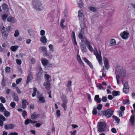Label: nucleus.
Wrapping results in <instances>:
<instances>
[{"label":"nucleus","instance_id":"1","mask_svg":"<svg viewBox=\"0 0 135 135\" xmlns=\"http://www.w3.org/2000/svg\"><path fill=\"white\" fill-rule=\"evenodd\" d=\"M85 44L86 45L88 49L90 52H92L94 51V54L96 56L97 59L98 60L99 64L101 65V55L100 50H99L98 52L97 49L95 48L94 50L93 51V48L90 45L88 41H86L85 42Z\"/></svg>","mask_w":135,"mask_h":135},{"label":"nucleus","instance_id":"2","mask_svg":"<svg viewBox=\"0 0 135 135\" xmlns=\"http://www.w3.org/2000/svg\"><path fill=\"white\" fill-rule=\"evenodd\" d=\"M117 70L118 73V75L116 76L117 82L118 84L119 83V79L124 77L126 75V71L122 67H118L117 68Z\"/></svg>","mask_w":135,"mask_h":135},{"label":"nucleus","instance_id":"3","mask_svg":"<svg viewBox=\"0 0 135 135\" xmlns=\"http://www.w3.org/2000/svg\"><path fill=\"white\" fill-rule=\"evenodd\" d=\"M32 4L35 10L41 11L44 9V6L40 0H32Z\"/></svg>","mask_w":135,"mask_h":135},{"label":"nucleus","instance_id":"4","mask_svg":"<svg viewBox=\"0 0 135 135\" xmlns=\"http://www.w3.org/2000/svg\"><path fill=\"white\" fill-rule=\"evenodd\" d=\"M103 61L104 66L102 69V72H103V76L104 77L106 75V72L109 68V65L107 59L104 56L103 57Z\"/></svg>","mask_w":135,"mask_h":135},{"label":"nucleus","instance_id":"5","mask_svg":"<svg viewBox=\"0 0 135 135\" xmlns=\"http://www.w3.org/2000/svg\"><path fill=\"white\" fill-rule=\"evenodd\" d=\"M114 110L110 108H109L102 112L103 115L107 118L111 117L113 115Z\"/></svg>","mask_w":135,"mask_h":135},{"label":"nucleus","instance_id":"6","mask_svg":"<svg viewBox=\"0 0 135 135\" xmlns=\"http://www.w3.org/2000/svg\"><path fill=\"white\" fill-rule=\"evenodd\" d=\"M33 79V74H32L31 73L28 74L27 78L26 81V84H28L30 83L31 82Z\"/></svg>","mask_w":135,"mask_h":135},{"label":"nucleus","instance_id":"7","mask_svg":"<svg viewBox=\"0 0 135 135\" xmlns=\"http://www.w3.org/2000/svg\"><path fill=\"white\" fill-rule=\"evenodd\" d=\"M124 93L126 94L129 91V88L128 85L127 83H126L124 84V86L123 89Z\"/></svg>","mask_w":135,"mask_h":135},{"label":"nucleus","instance_id":"8","mask_svg":"<svg viewBox=\"0 0 135 135\" xmlns=\"http://www.w3.org/2000/svg\"><path fill=\"white\" fill-rule=\"evenodd\" d=\"M78 16L80 20L82 21L83 20L84 16L83 15V11L80 10L78 12Z\"/></svg>","mask_w":135,"mask_h":135},{"label":"nucleus","instance_id":"9","mask_svg":"<svg viewBox=\"0 0 135 135\" xmlns=\"http://www.w3.org/2000/svg\"><path fill=\"white\" fill-rule=\"evenodd\" d=\"M14 127V125L12 123L8 124L4 126V128L6 130L12 129Z\"/></svg>","mask_w":135,"mask_h":135},{"label":"nucleus","instance_id":"10","mask_svg":"<svg viewBox=\"0 0 135 135\" xmlns=\"http://www.w3.org/2000/svg\"><path fill=\"white\" fill-rule=\"evenodd\" d=\"M82 59L89 66L90 68L91 69L93 68V66L92 64L88 59L85 57H83Z\"/></svg>","mask_w":135,"mask_h":135},{"label":"nucleus","instance_id":"11","mask_svg":"<svg viewBox=\"0 0 135 135\" xmlns=\"http://www.w3.org/2000/svg\"><path fill=\"white\" fill-rule=\"evenodd\" d=\"M44 86H45V88L47 91H49L50 88L51 84L48 81L45 82L43 84Z\"/></svg>","mask_w":135,"mask_h":135},{"label":"nucleus","instance_id":"12","mask_svg":"<svg viewBox=\"0 0 135 135\" xmlns=\"http://www.w3.org/2000/svg\"><path fill=\"white\" fill-rule=\"evenodd\" d=\"M41 61L42 65L44 66H46L49 62L48 60L44 58H41Z\"/></svg>","mask_w":135,"mask_h":135},{"label":"nucleus","instance_id":"13","mask_svg":"<svg viewBox=\"0 0 135 135\" xmlns=\"http://www.w3.org/2000/svg\"><path fill=\"white\" fill-rule=\"evenodd\" d=\"M80 47L81 51L83 53L86 52H87V49L86 46L84 44H81Z\"/></svg>","mask_w":135,"mask_h":135},{"label":"nucleus","instance_id":"14","mask_svg":"<svg viewBox=\"0 0 135 135\" xmlns=\"http://www.w3.org/2000/svg\"><path fill=\"white\" fill-rule=\"evenodd\" d=\"M109 45L110 46H113L116 45V41L114 39H111L109 41Z\"/></svg>","mask_w":135,"mask_h":135},{"label":"nucleus","instance_id":"15","mask_svg":"<svg viewBox=\"0 0 135 135\" xmlns=\"http://www.w3.org/2000/svg\"><path fill=\"white\" fill-rule=\"evenodd\" d=\"M40 35L42 36L40 39L41 41L43 43H46L47 42V39L45 36H44L45 34Z\"/></svg>","mask_w":135,"mask_h":135},{"label":"nucleus","instance_id":"16","mask_svg":"<svg viewBox=\"0 0 135 135\" xmlns=\"http://www.w3.org/2000/svg\"><path fill=\"white\" fill-rule=\"evenodd\" d=\"M2 9L5 12H8L9 10L8 5L5 3H3L2 5Z\"/></svg>","mask_w":135,"mask_h":135},{"label":"nucleus","instance_id":"17","mask_svg":"<svg viewBox=\"0 0 135 135\" xmlns=\"http://www.w3.org/2000/svg\"><path fill=\"white\" fill-rule=\"evenodd\" d=\"M83 35V34H79L78 37L82 42H85L86 41H88V40L86 39L85 37Z\"/></svg>","mask_w":135,"mask_h":135},{"label":"nucleus","instance_id":"18","mask_svg":"<svg viewBox=\"0 0 135 135\" xmlns=\"http://www.w3.org/2000/svg\"><path fill=\"white\" fill-rule=\"evenodd\" d=\"M71 37L74 45H77V43L76 39L75 34H72Z\"/></svg>","mask_w":135,"mask_h":135},{"label":"nucleus","instance_id":"19","mask_svg":"<svg viewBox=\"0 0 135 135\" xmlns=\"http://www.w3.org/2000/svg\"><path fill=\"white\" fill-rule=\"evenodd\" d=\"M40 115L39 114H36V112H34L31 114V118L32 119L34 120L38 117Z\"/></svg>","mask_w":135,"mask_h":135},{"label":"nucleus","instance_id":"20","mask_svg":"<svg viewBox=\"0 0 135 135\" xmlns=\"http://www.w3.org/2000/svg\"><path fill=\"white\" fill-rule=\"evenodd\" d=\"M94 99L95 101L98 103H100L101 101V99L99 98V95H98L95 96Z\"/></svg>","mask_w":135,"mask_h":135},{"label":"nucleus","instance_id":"21","mask_svg":"<svg viewBox=\"0 0 135 135\" xmlns=\"http://www.w3.org/2000/svg\"><path fill=\"white\" fill-rule=\"evenodd\" d=\"M27 101L26 99H23L22 101V107L23 109H25L27 106Z\"/></svg>","mask_w":135,"mask_h":135},{"label":"nucleus","instance_id":"22","mask_svg":"<svg viewBox=\"0 0 135 135\" xmlns=\"http://www.w3.org/2000/svg\"><path fill=\"white\" fill-rule=\"evenodd\" d=\"M106 123L105 122H102V131H105L107 129Z\"/></svg>","mask_w":135,"mask_h":135},{"label":"nucleus","instance_id":"23","mask_svg":"<svg viewBox=\"0 0 135 135\" xmlns=\"http://www.w3.org/2000/svg\"><path fill=\"white\" fill-rule=\"evenodd\" d=\"M13 98L14 101L17 102L18 101L19 99L17 94L14 93L13 95Z\"/></svg>","mask_w":135,"mask_h":135},{"label":"nucleus","instance_id":"24","mask_svg":"<svg viewBox=\"0 0 135 135\" xmlns=\"http://www.w3.org/2000/svg\"><path fill=\"white\" fill-rule=\"evenodd\" d=\"M134 115H132L130 117L129 121L131 122V125L133 126L134 124Z\"/></svg>","mask_w":135,"mask_h":135},{"label":"nucleus","instance_id":"25","mask_svg":"<svg viewBox=\"0 0 135 135\" xmlns=\"http://www.w3.org/2000/svg\"><path fill=\"white\" fill-rule=\"evenodd\" d=\"M101 120H100L98 123L97 126L98 131L100 132H101Z\"/></svg>","mask_w":135,"mask_h":135},{"label":"nucleus","instance_id":"26","mask_svg":"<svg viewBox=\"0 0 135 135\" xmlns=\"http://www.w3.org/2000/svg\"><path fill=\"white\" fill-rule=\"evenodd\" d=\"M98 110V115L99 116H100L101 115V113L100 112V110L101 109V104H100L98 105V106L96 108Z\"/></svg>","mask_w":135,"mask_h":135},{"label":"nucleus","instance_id":"27","mask_svg":"<svg viewBox=\"0 0 135 135\" xmlns=\"http://www.w3.org/2000/svg\"><path fill=\"white\" fill-rule=\"evenodd\" d=\"M7 20L9 22L12 23H14L15 22L14 18L11 16L9 17H8Z\"/></svg>","mask_w":135,"mask_h":135},{"label":"nucleus","instance_id":"28","mask_svg":"<svg viewBox=\"0 0 135 135\" xmlns=\"http://www.w3.org/2000/svg\"><path fill=\"white\" fill-rule=\"evenodd\" d=\"M65 22V20L63 19H62L60 23V25L61 27L63 29H65L66 27V26L64 25L63 23Z\"/></svg>","mask_w":135,"mask_h":135},{"label":"nucleus","instance_id":"29","mask_svg":"<svg viewBox=\"0 0 135 135\" xmlns=\"http://www.w3.org/2000/svg\"><path fill=\"white\" fill-rule=\"evenodd\" d=\"M5 71L6 74H9L11 72V68L8 66H7L5 69Z\"/></svg>","mask_w":135,"mask_h":135},{"label":"nucleus","instance_id":"30","mask_svg":"<svg viewBox=\"0 0 135 135\" xmlns=\"http://www.w3.org/2000/svg\"><path fill=\"white\" fill-rule=\"evenodd\" d=\"M112 94L113 96H116L119 95L120 93L119 91H114L112 92Z\"/></svg>","mask_w":135,"mask_h":135},{"label":"nucleus","instance_id":"31","mask_svg":"<svg viewBox=\"0 0 135 135\" xmlns=\"http://www.w3.org/2000/svg\"><path fill=\"white\" fill-rule=\"evenodd\" d=\"M122 38L124 39H127L129 37V34H120Z\"/></svg>","mask_w":135,"mask_h":135},{"label":"nucleus","instance_id":"32","mask_svg":"<svg viewBox=\"0 0 135 135\" xmlns=\"http://www.w3.org/2000/svg\"><path fill=\"white\" fill-rule=\"evenodd\" d=\"M6 110V109L3 106L2 103H0V110L2 112H3L4 110Z\"/></svg>","mask_w":135,"mask_h":135},{"label":"nucleus","instance_id":"33","mask_svg":"<svg viewBox=\"0 0 135 135\" xmlns=\"http://www.w3.org/2000/svg\"><path fill=\"white\" fill-rule=\"evenodd\" d=\"M18 47V46L17 45L12 46L11 47L10 49L12 51H15L17 49Z\"/></svg>","mask_w":135,"mask_h":135},{"label":"nucleus","instance_id":"34","mask_svg":"<svg viewBox=\"0 0 135 135\" xmlns=\"http://www.w3.org/2000/svg\"><path fill=\"white\" fill-rule=\"evenodd\" d=\"M39 101L40 102V103H44L46 101L44 98L43 97H40L39 98Z\"/></svg>","mask_w":135,"mask_h":135},{"label":"nucleus","instance_id":"35","mask_svg":"<svg viewBox=\"0 0 135 135\" xmlns=\"http://www.w3.org/2000/svg\"><path fill=\"white\" fill-rule=\"evenodd\" d=\"M4 115L6 117H8L10 114V112L6 110L4 111Z\"/></svg>","mask_w":135,"mask_h":135},{"label":"nucleus","instance_id":"36","mask_svg":"<svg viewBox=\"0 0 135 135\" xmlns=\"http://www.w3.org/2000/svg\"><path fill=\"white\" fill-rule=\"evenodd\" d=\"M78 3L79 7L80 8H81L83 6V3L81 2V0H79L77 1Z\"/></svg>","mask_w":135,"mask_h":135},{"label":"nucleus","instance_id":"37","mask_svg":"<svg viewBox=\"0 0 135 135\" xmlns=\"http://www.w3.org/2000/svg\"><path fill=\"white\" fill-rule=\"evenodd\" d=\"M123 103L124 104H129V100L127 99L124 100L123 102Z\"/></svg>","mask_w":135,"mask_h":135},{"label":"nucleus","instance_id":"38","mask_svg":"<svg viewBox=\"0 0 135 135\" xmlns=\"http://www.w3.org/2000/svg\"><path fill=\"white\" fill-rule=\"evenodd\" d=\"M30 120L31 119H27L25 121V125H28L29 124V123H31V122Z\"/></svg>","mask_w":135,"mask_h":135},{"label":"nucleus","instance_id":"39","mask_svg":"<svg viewBox=\"0 0 135 135\" xmlns=\"http://www.w3.org/2000/svg\"><path fill=\"white\" fill-rule=\"evenodd\" d=\"M72 81L71 80L68 81L67 84V86L70 88L71 85Z\"/></svg>","mask_w":135,"mask_h":135},{"label":"nucleus","instance_id":"40","mask_svg":"<svg viewBox=\"0 0 135 135\" xmlns=\"http://www.w3.org/2000/svg\"><path fill=\"white\" fill-rule=\"evenodd\" d=\"M49 47L50 49V51L52 52H53L54 50L53 45L51 44H50L49 45Z\"/></svg>","mask_w":135,"mask_h":135},{"label":"nucleus","instance_id":"41","mask_svg":"<svg viewBox=\"0 0 135 135\" xmlns=\"http://www.w3.org/2000/svg\"><path fill=\"white\" fill-rule=\"evenodd\" d=\"M0 120L5 121L6 120V118L2 114H0Z\"/></svg>","mask_w":135,"mask_h":135},{"label":"nucleus","instance_id":"42","mask_svg":"<svg viewBox=\"0 0 135 135\" xmlns=\"http://www.w3.org/2000/svg\"><path fill=\"white\" fill-rule=\"evenodd\" d=\"M112 117L113 119H114L115 120L117 123H119V119L118 117L115 116H113Z\"/></svg>","mask_w":135,"mask_h":135},{"label":"nucleus","instance_id":"43","mask_svg":"<svg viewBox=\"0 0 135 135\" xmlns=\"http://www.w3.org/2000/svg\"><path fill=\"white\" fill-rule=\"evenodd\" d=\"M0 99L1 102L3 103H5L6 102V100L4 97H3L2 96H1L0 97Z\"/></svg>","mask_w":135,"mask_h":135},{"label":"nucleus","instance_id":"44","mask_svg":"<svg viewBox=\"0 0 135 135\" xmlns=\"http://www.w3.org/2000/svg\"><path fill=\"white\" fill-rule=\"evenodd\" d=\"M42 75V74L41 73L38 72L37 75V77L38 79H40Z\"/></svg>","mask_w":135,"mask_h":135},{"label":"nucleus","instance_id":"45","mask_svg":"<svg viewBox=\"0 0 135 135\" xmlns=\"http://www.w3.org/2000/svg\"><path fill=\"white\" fill-rule=\"evenodd\" d=\"M10 105L12 108H14L15 107L16 104L14 102H13L11 103L10 104Z\"/></svg>","mask_w":135,"mask_h":135},{"label":"nucleus","instance_id":"46","mask_svg":"<svg viewBox=\"0 0 135 135\" xmlns=\"http://www.w3.org/2000/svg\"><path fill=\"white\" fill-rule=\"evenodd\" d=\"M97 108H94L92 111L93 114V115H95L97 114Z\"/></svg>","mask_w":135,"mask_h":135},{"label":"nucleus","instance_id":"47","mask_svg":"<svg viewBox=\"0 0 135 135\" xmlns=\"http://www.w3.org/2000/svg\"><path fill=\"white\" fill-rule=\"evenodd\" d=\"M22 80V78H19L17 79L16 81V84H19L21 81Z\"/></svg>","mask_w":135,"mask_h":135},{"label":"nucleus","instance_id":"48","mask_svg":"<svg viewBox=\"0 0 135 135\" xmlns=\"http://www.w3.org/2000/svg\"><path fill=\"white\" fill-rule=\"evenodd\" d=\"M6 80H4V79H3L2 80V81L1 83V85L3 86H6Z\"/></svg>","mask_w":135,"mask_h":135},{"label":"nucleus","instance_id":"49","mask_svg":"<svg viewBox=\"0 0 135 135\" xmlns=\"http://www.w3.org/2000/svg\"><path fill=\"white\" fill-rule=\"evenodd\" d=\"M89 9L94 12H96L97 11V9L94 7H89Z\"/></svg>","mask_w":135,"mask_h":135},{"label":"nucleus","instance_id":"50","mask_svg":"<svg viewBox=\"0 0 135 135\" xmlns=\"http://www.w3.org/2000/svg\"><path fill=\"white\" fill-rule=\"evenodd\" d=\"M16 63L18 65H20L22 63V61L20 59H16Z\"/></svg>","mask_w":135,"mask_h":135},{"label":"nucleus","instance_id":"51","mask_svg":"<svg viewBox=\"0 0 135 135\" xmlns=\"http://www.w3.org/2000/svg\"><path fill=\"white\" fill-rule=\"evenodd\" d=\"M62 102V103H65L67 104V100L66 97L63 98Z\"/></svg>","mask_w":135,"mask_h":135},{"label":"nucleus","instance_id":"52","mask_svg":"<svg viewBox=\"0 0 135 135\" xmlns=\"http://www.w3.org/2000/svg\"><path fill=\"white\" fill-rule=\"evenodd\" d=\"M56 114L57 117H59L60 115V111L59 110H57L56 111Z\"/></svg>","mask_w":135,"mask_h":135},{"label":"nucleus","instance_id":"53","mask_svg":"<svg viewBox=\"0 0 135 135\" xmlns=\"http://www.w3.org/2000/svg\"><path fill=\"white\" fill-rule=\"evenodd\" d=\"M45 79L47 81H48L49 79L50 78V76L47 74H45V75L44 76Z\"/></svg>","mask_w":135,"mask_h":135},{"label":"nucleus","instance_id":"54","mask_svg":"<svg viewBox=\"0 0 135 135\" xmlns=\"http://www.w3.org/2000/svg\"><path fill=\"white\" fill-rule=\"evenodd\" d=\"M6 29L5 28L4 26L2 28L1 30V32L2 33H6Z\"/></svg>","mask_w":135,"mask_h":135},{"label":"nucleus","instance_id":"55","mask_svg":"<svg viewBox=\"0 0 135 135\" xmlns=\"http://www.w3.org/2000/svg\"><path fill=\"white\" fill-rule=\"evenodd\" d=\"M77 131L76 130L74 131H70V133H71V135H75Z\"/></svg>","mask_w":135,"mask_h":135},{"label":"nucleus","instance_id":"56","mask_svg":"<svg viewBox=\"0 0 135 135\" xmlns=\"http://www.w3.org/2000/svg\"><path fill=\"white\" fill-rule=\"evenodd\" d=\"M7 17V15L6 14L2 16V19L3 20L5 21Z\"/></svg>","mask_w":135,"mask_h":135},{"label":"nucleus","instance_id":"57","mask_svg":"<svg viewBox=\"0 0 135 135\" xmlns=\"http://www.w3.org/2000/svg\"><path fill=\"white\" fill-rule=\"evenodd\" d=\"M42 51L44 52L47 51V49L45 46H42L40 47Z\"/></svg>","mask_w":135,"mask_h":135},{"label":"nucleus","instance_id":"58","mask_svg":"<svg viewBox=\"0 0 135 135\" xmlns=\"http://www.w3.org/2000/svg\"><path fill=\"white\" fill-rule=\"evenodd\" d=\"M6 94H9L10 93V91H11V90L10 89H8L7 88V87L6 88Z\"/></svg>","mask_w":135,"mask_h":135},{"label":"nucleus","instance_id":"59","mask_svg":"<svg viewBox=\"0 0 135 135\" xmlns=\"http://www.w3.org/2000/svg\"><path fill=\"white\" fill-rule=\"evenodd\" d=\"M66 104L65 103H62V104L61 105L62 107L65 110H66Z\"/></svg>","mask_w":135,"mask_h":135},{"label":"nucleus","instance_id":"60","mask_svg":"<svg viewBox=\"0 0 135 135\" xmlns=\"http://www.w3.org/2000/svg\"><path fill=\"white\" fill-rule=\"evenodd\" d=\"M120 110H121L122 112H123L125 109V108L123 106H121L120 108Z\"/></svg>","mask_w":135,"mask_h":135},{"label":"nucleus","instance_id":"61","mask_svg":"<svg viewBox=\"0 0 135 135\" xmlns=\"http://www.w3.org/2000/svg\"><path fill=\"white\" fill-rule=\"evenodd\" d=\"M2 38L4 39H6L7 38L8 34H2Z\"/></svg>","mask_w":135,"mask_h":135},{"label":"nucleus","instance_id":"62","mask_svg":"<svg viewBox=\"0 0 135 135\" xmlns=\"http://www.w3.org/2000/svg\"><path fill=\"white\" fill-rule=\"evenodd\" d=\"M107 100V97H103L102 99V100L104 102H105Z\"/></svg>","mask_w":135,"mask_h":135},{"label":"nucleus","instance_id":"63","mask_svg":"<svg viewBox=\"0 0 135 135\" xmlns=\"http://www.w3.org/2000/svg\"><path fill=\"white\" fill-rule=\"evenodd\" d=\"M119 117H122L123 115V114L124 113V112H122L121 110H119Z\"/></svg>","mask_w":135,"mask_h":135},{"label":"nucleus","instance_id":"64","mask_svg":"<svg viewBox=\"0 0 135 135\" xmlns=\"http://www.w3.org/2000/svg\"><path fill=\"white\" fill-rule=\"evenodd\" d=\"M111 131L113 133H116L117 131L116 129L114 128H113L111 129Z\"/></svg>","mask_w":135,"mask_h":135}]
</instances>
